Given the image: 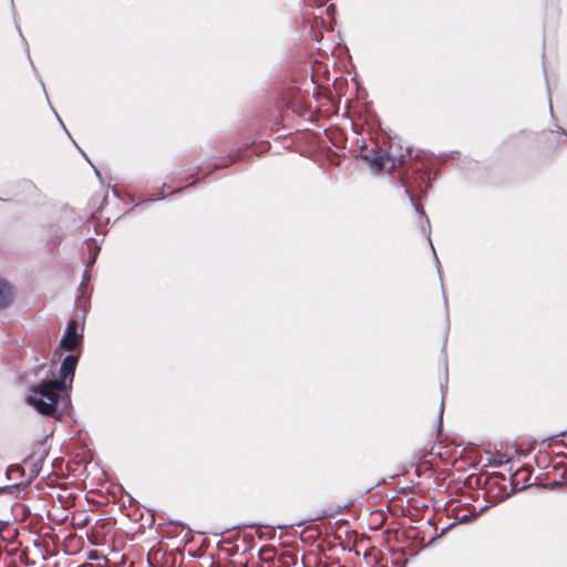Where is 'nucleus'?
<instances>
[{
  "label": "nucleus",
  "instance_id": "5",
  "mask_svg": "<svg viewBox=\"0 0 567 567\" xmlns=\"http://www.w3.org/2000/svg\"><path fill=\"white\" fill-rule=\"evenodd\" d=\"M99 248L95 247L94 251L90 256L89 266L92 265L95 261L96 255H97Z\"/></svg>",
  "mask_w": 567,
  "mask_h": 567
},
{
  "label": "nucleus",
  "instance_id": "3",
  "mask_svg": "<svg viewBox=\"0 0 567 567\" xmlns=\"http://www.w3.org/2000/svg\"><path fill=\"white\" fill-rule=\"evenodd\" d=\"M364 158L370 162L371 168L377 173L383 171L389 163L391 164V168H393L396 164H401V159L398 157H392L388 152H382L375 156L367 155Z\"/></svg>",
  "mask_w": 567,
  "mask_h": 567
},
{
  "label": "nucleus",
  "instance_id": "6",
  "mask_svg": "<svg viewBox=\"0 0 567 567\" xmlns=\"http://www.w3.org/2000/svg\"><path fill=\"white\" fill-rule=\"evenodd\" d=\"M402 187L404 189V193L409 196L410 202L414 205L413 196L410 194L409 189L404 185H402Z\"/></svg>",
  "mask_w": 567,
  "mask_h": 567
},
{
  "label": "nucleus",
  "instance_id": "1",
  "mask_svg": "<svg viewBox=\"0 0 567 567\" xmlns=\"http://www.w3.org/2000/svg\"><path fill=\"white\" fill-rule=\"evenodd\" d=\"M78 357L68 354L60 367V380H44L30 389L27 403L43 415H62L71 404L72 388Z\"/></svg>",
  "mask_w": 567,
  "mask_h": 567
},
{
  "label": "nucleus",
  "instance_id": "2",
  "mask_svg": "<svg viewBox=\"0 0 567 567\" xmlns=\"http://www.w3.org/2000/svg\"><path fill=\"white\" fill-rule=\"evenodd\" d=\"M82 333L78 332V323L75 320L68 322L66 329L61 338L60 348L65 350H73L82 342Z\"/></svg>",
  "mask_w": 567,
  "mask_h": 567
},
{
  "label": "nucleus",
  "instance_id": "7",
  "mask_svg": "<svg viewBox=\"0 0 567 567\" xmlns=\"http://www.w3.org/2000/svg\"><path fill=\"white\" fill-rule=\"evenodd\" d=\"M470 515H463L461 518H460V522H466L467 519H470Z\"/></svg>",
  "mask_w": 567,
  "mask_h": 567
},
{
  "label": "nucleus",
  "instance_id": "4",
  "mask_svg": "<svg viewBox=\"0 0 567 567\" xmlns=\"http://www.w3.org/2000/svg\"><path fill=\"white\" fill-rule=\"evenodd\" d=\"M13 299V290L9 284L0 279V309L7 308Z\"/></svg>",
  "mask_w": 567,
  "mask_h": 567
}]
</instances>
